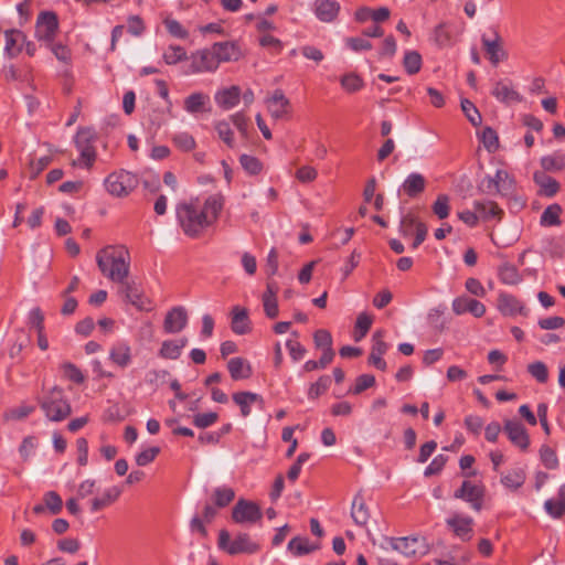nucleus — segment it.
<instances>
[{
  "instance_id": "49530a36",
  "label": "nucleus",
  "mask_w": 565,
  "mask_h": 565,
  "mask_svg": "<svg viewBox=\"0 0 565 565\" xmlns=\"http://www.w3.org/2000/svg\"><path fill=\"white\" fill-rule=\"evenodd\" d=\"M44 507L52 515H56L62 511L63 501L60 494L55 491H49L43 498Z\"/></svg>"
},
{
  "instance_id": "f03ea898",
  "label": "nucleus",
  "mask_w": 565,
  "mask_h": 565,
  "mask_svg": "<svg viewBox=\"0 0 565 565\" xmlns=\"http://www.w3.org/2000/svg\"><path fill=\"white\" fill-rule=\"evenodd\" d=\"M111 249V246L100 249L96 255V262L105 277L114 282L122 284L129 275V260L125 258V254L128 255V252L121 250L115 255Z\"/></svg>"
},
{
  "instance_id": "4be33fe9",
  "label": "nucleus",
  "mask_w": 565,
  "mask_h": 565,
  "mask_svg": "<svg viewBox=\"0 0 565 565\" xmlns=\"http://www.w3.org/2000/svg\"><path fill=\"white\" fill-rule=\"evenodd\" d=\"M289 106L290 102L281 89H276L267 99L268 110L275 119L282 118L288 113Z\"/></svg>"
},
{
  "instance_id": "473e14b6",
  "label": "nucleus",
  "mask_w": 565,
  "mask_h": 565,
  "mask_svg": "<svg viewBox=\"0 0 565 565\" xmlns=\"http://www.w3.org/2000/svg\"><path fill=\"white\" fill-rule=\"evenodd\" d=\"M319 548V544H310L309 539L295 536L287 545V550L296 557L310 554Z\"/></svg>"
},
{
  "instance_id": "1a4fd4ad",
  "label": "nucleus",
  "mask_w": 565,
  "mask_h": 565,
  "mask_svg": "<svg viewBox=\"0 0 565 565\" xmlns=\"http://www.w3.org/2000/svg\"><path fill=\"white\" fill-rule=\"evenodd\" d=\"M120 288V294L124 296V299L135 306L138 310H149L150 309V300L145 296L142 288L140 285L131 279L124 281Z\"/></svg>"
},
{
  "instance_id": "4c0bfd02",
  "label": "nucleus",
  "mask_w": 565,
  "mask_h": 565,
  "mask_svg": "<svg viewBox=\"0 0 565 565\" xmlns=\"http://www.w3.org/2000/svg\"><path fill=\"white\" fill-rule=\"evenodd\" d=\"M209 100L210 98L207 95L201 92L193 93L184 99V109L189 114L204 111L205 105L209 103Z\"/></svg>"
},
{
  "instance_id": "7c9ffc66",
  "label": "nucleus",
  "mask_w": 565,
  "mask_h": 565,
  "mask_svg": "<svg viewBox=\"0 0 565 565\" xmlns=\"http://www.w3.org/2000/svg\"><path fill=\"white\" fill-rule=\"evenodd\" d=\"M224 200L221 194H213L205 199L201 211L207 216L210 225L218 217L223 209Z\"/></svg>"
},
{
  "instance_id": "69168bd1",
  "label": "nucleus",
  "mask_w": 565,
  "mask_h": 565,
  "mask_svg": "<svg viewBox=\"0 0 565 565\" xmlns=\"http://www.w3.org/2000/svg\"><path fill=\"white\" fill-rule=\"evenodd\" d=\"M215 130L217 131L218 137L230 147H234L233 131L231 129L230 122L222 120L215 124Z\"/></svg>"
},
{
  "instance_id": "6ab92c4d",
  "label": "nucleus",
  "mask_w": 565,
  "mask_h": 565,
  "mask_svg": "<svg viewBox=\"0 0 565 565\" xmlns=\"http://www.w3.org/2000/svg\"><path fill=\"white\" fill-rule=\"evenodd\" d=\"M385 543L391 546L392 550L399 552L401 554L411 557L416 554L420 546L418 537L406 536V537H385Z\"/></svg>"
},
{
  "instance_id": "338daca9",
  "label": "nucleus",
  "mask_w": 565,
  "mask_h": 565,
  "mask_svg": "<svg viewBox=\"0 0 565 565\" xmlns=\"http://www.w3.org/2000/svg\"><path fill=\"white\" fill-rule=\"evenodd\" d=\"M160 355L164 359L175 360L180 356L181 350L174 340H167L162 343Z\"/></svg>"
},
{
  "instance_id": "ddd939ff",
  "label": "nucleus",
  "mask_w": 565,
  "mask_h": 565,
  "mask_svg": "<svg viewBox=\"0 0 565 565\" xmlns=\"http://www.w3.org/2000/svg\"><path fill=\"white\" fill-rule=\"evenodd\" d=\"M503 431L509 440L521 450H526L530 446V436L522 423L514 419L504 422Z\"/></svg>"
},
{
  "instance_id": "7ed1b4c3",
  "label": "nucleus",
  "mask_w": 565,
  "mask_h": 565,
  "mask_svg": "<svg viewBox=\"0 0 565 565\" xmlns=\"http://www.w3.org/2000/svg\"><path fill=\"white\" fill-rule=\"evenodd\" d=\"M39 404L46 418L51 422H62L72 413V407L64 396L63 388L60 386L52 387L39 399Z\"/></svg>"
},
{
  "instance_id": "8fccbe9b",
  "label": "nucleus",
  "mask_w": 565,
  "mask_h": 565,
  "mask_svg": "<svg viewBox=\"0 0 565 565\" xmlns=\"http://www.w3.org/2000/svg\"><path fill=\"white\" fill-rule=\"evenodd\" d=\"M543 172L561 171L565 167V159L561 154L545 156L541 159Z\"/></svg>"
},
{
  "instance_id": "c9c22d12",
  "label": "nucleus",
  "mask_w": 565,
  "mask_h": 565,
  "mask_svg": "<svg viewBox=\"0 0 565 565\" xmlns=\"http://www.w3.org/2000/svg\"><path fill=\"white\" fill-rule=\"evenodd\" d=\"M233 401L239 406L243 417L249 416L252 409L250 405L255 402L263 403L260 395L252 392H237L233 394Z\"/></svg>"
},
{
  "instance_id": "bf43d9fd",
  "label": "nucleus",
  "mask_w": 565,
  "mask_h": 565,
  "mask_svg": "<svg viewBox=\"0 0 565 565\" xmlns=\"http://www.w3.org/2000/svg\"><path fill=\"white\" fill-rule=\"evenodd\" d=\"M449 198L446 194H440L433 204V212L438 218L444 220L449 215Z\"/></svg>"
},
{
  "instance_id": "9b49d317",
  "label": "nucleus",
  "mask_w": 565,
  "mask_h": 565,
  "mask_svg": "<svg viewBox=\"0 0 565 565\" xmlns=\"http://www.w3.org/2000/svg\"><path fill=\"white\" fill-rule=\"evenodd\" d=\"M401 232L404 237L415 236L413 247H418L424 241V225L417 213L409 212L402 217Z\"/></svg>"
},
{
  "instance_id": "c03bdc74",
  "label": "nucleus",
  "mask_w": 565,
  "mask_h": 565,
  "mask_svg": "<svg viewBox=\"0 0 565 565\" xmlns=\"http://www.w3.org/2000/svg\"><path fill=\"white\" fill-rule=\"evenodd\" d=\"M562 212V207L559 204L554 203L547 206L541 215V224L542 225H559V214Z\"/></svg>"
},
{
  "instance_id": "6e6d98bb",
  "label": "nucleus",
  "mask_w": 565,
  "mask_h": 565,
  "mask_svg": "<svg viewBox=\"0 0 565 565\" xmlns=\"http://www.w3.org/2000/svg\"><path fill=\"white\" fill-rule=\"evenodd\" d=\"M481 141L489 152H493L499 147V138L491 127H486L481 134Z\"/></svg>"
},
{
  "instance_id": "774afa93",
  "label": "nucleus",
  "mask_w": 565,
  "mask_h": 565,
  "mask_svg": "<svg viewBox=\"0 0 565 565\" xmlns=\"http://www.w3.org/2000/svg\"><path fill=\"white\" fill-rule=\"evenodd\" d=\"M173 142L183 151H191L195 148V140L193 136L188 132H180L174 135Z\"/></svg>"
},
{
  "instance_id": "a18cd8bd",
  "label": "nucleus",
  "mask_w": 565,
  "mask_h": 565,
  "mask_svg": "<svg viewBox=\"0 0 565 565\" xmlns=\"http://www.w3.org/2000/svg\"><path fill=\"white\" fill-rule=\"evenodd\" d=\"M460 106H461V110L463 111L467 119L470 121V124L472 126L477 127V126L481 125L482 117L472 102H470L467 98H462Z\"/></svg>"
},
{
  "instance_id": "e433bc0d",
  "label": "nucleus",
  "mask_w": 565,
  "mask_h": 565,
  "mask_svg": "<svg viewBox=\"0 0 565 565\" xmlns=\"http://www.w3.org/2000/svg\"><path fill=\"white\" fill-rule=\"evenodd\" d=\"M473 207L477 212V215L486 221L491 218L500 220L501 215L503 214L502 210L498 206V204L492 201H475Z\"/></svg>"
},
{
  "instance_id": "4468645a",
  "label": "nucleus",
  "mask_w": 565,
  "mask_h": 565,
  "mask_svg": "<svg viewBox=\"0 0 565 565\" xmlns=\"http://www.w3.org/2000/svg\"><path fill=\"white\" fill-rule=\"evenodd\" d=\"M340 3L337 0H315L312 10L318 20L326 23L333 22L340 12Z\"/></svg>"
},
{
  "instance_id": "5701e85b",
  "label": "nucleus",
  "mask_w": 565,
  "mask_h": 565,
  "mask_svg": "<svg viewBox=\"0 0 565 565\" xmlns=\"http://www.w3.org/2000/svg\"><path fill=\"white\" fill-rule=\"evenodd\" d=\"M231 328L234 333L243 335L250 331V321L246 308L235 306L232 309Z\"/></svg>"
},
{
  "instance_id": "6e6552de",
  "label": "nucleus",
  "mask_w": 565,
  "mask_h": 565,
  "mask_svg": "<svg viewBox=\"0 0 565 565\" xmlns=\"http://www.w3.org/2000/svg\"><path fill=\"white\" fill-rule=\"evenodd\" d=\"M263 518L259 505L246 499H239L232 510V519L237 524L256 523Z\"/></svg>"
},
{
  "instance_id": "e2e57ef3",
  "label": "nucleus",
  "mask_w": 565,
  "mask_h": 565,
  "mask_svg": "<svg viewBox=\"0 0 565 565\" xmlns=\"http://www.w3.org/2000/svg\"><path fill=\"white\" fill-rule=\"evenodd\" d=\"M218 419L217 413L209 412V413H200L194 415L193 417V424L195 427L204 429L213 424H215Z\"/></svg>"
},
{
  "instance_id": "f8f14e48",
  "label": "nucleus",
  "mask_w": 565,
  "mask_h": 565,
  "mask_svg": "<svg viewBox=\"0 0 565 565\" xmlns=\"http://www.w3.org/2000/svg\"><path fill=\"white\" fill-rule=\"evenodd\" d=\"M218 65L220 63L214 54L213 49H204L192 54L190 72H213L218 67Z\"/></svg>"
},
{
  "instance_id": "bb28decb",
  "label": "nucleus",
  "mask_w": 565,
  "mask_h": 565,
  "mask_svg": "<svg viewBox=\"0 0 565 565\" xmlns=\"http://www.w3.org/2000/svg\"><path fill=\"white\" fill-rule=\"evenodd\" d=\"M499 309L505 316H514L516 313L527 315V309L512 295H500Z\"/></svg>"
},
{
  "instance_id": "a211bd4d",
  "label": "nucleus",
  "mask_w": 565,
  "mask_h": 565,
  "mask_svg": "<svg viewBox=\"0 0 565 565\" xmlns=\"http://www.w3.org/2000/svg\"><path fill=\"white\" fill-rule=\"evenodd\" d=\"M452 310L457 315L471 313L476 318H480L486 312V307L483 303L476 299H471L468 297H458L452 302Z\"/></svg>"
},
{
  "instance_id": "a878e982",
  "label": "nucleus",
  "mask_w": 565,
  "mask_h": 565,
  "mask_svg": "<svg viewBox=\"0 0 565 565\" xmlns=\"http://www.w3.org/2000/svg\"><path fill=\"white\" fill-rule=\"evenodd\" d=\"M533 179L540 186L539 193L543 196L553 198L559 190V183L543 171H536Z\"/></svg>"
},
{
  "instance_id": "79ce46f5",
  "label": "nucleus",
  "mask_w": 565,
  "mask_h": 565,
  "mask_svg": "<svg viewBox=\"0 0 565 565\" xmlns=\"http://www.w3.org/2000/svg\"><path fill=\"white\" fill-rule=\"evenodd\" d=\"M235 498V491L230 487H217L213 491V502L216 508H225Z\"/></svg>"
},
{
  "instance_id": "052dcab7",
  "label": "nucleus",
  "mask_w": 565,
  "mask_h": 565,
  "mask_svg": "<svg viewBox=\"0 0 565 565\" xmlns=\"http://www.w3.org/2000/svg\"><path fill=\"white\" fill-rule=\"evenodd\" d=\"M375 384V377L371 374H362L356 377L355 385L349 390V393L354 395L361 394L363 391L372 387Z\"/></svg>"
},
{
  "instance_id": "09e8293b",
  "label": "nucleus",
  "mask_w": 565,
  "mask_h": 565,
  "mask_svg": "<svg viewBox=\"0 0 565 565\" xmlns=\"http://www.w3.org/2000/svg\"><path fill=\"white\" fill-rule=\"evenodd\" d=\"M403 65L408 74H415L419 72L422 66V55L416 51H409L405 53Z\"/></svg>"
},
{
  "instance_id": "39448f33",
  "label": "nucleus",
  "mask_w": 565,
  "mask_h": 565,
  "mask_svg": "<svg viewBox=\"0 0 565 565\" xmlns=\"http://www.w3.org/2000/svg\"><path fill=\"white\" fill-rule=\"evenodd\" d=\"M218 547L230 555L254 554L259 550V545L253 542L247 533H239L234 540H231V535L226 530L220 531Z\"/></svg>"
},
{
  "instance_id": "c85d7f7f",
  "label": "nucleus",
  "mask_w": 565,
  "mask_h": 565,
  "mask_svg": "<svg viewBox=\"0 0 565 565\" xmlns=\"http://www.w3.org/2000/svg\"><path fill=\"white\" fill-rule=\"evenodd\" d=\"M109 359L119 367H126L131 362V348L125 341L117 342L109 352Z\"/></svg>"
},
{
  "instance_id": "603ef678",
  "label": "nucleus",
  "mask_w": 565,
  "mask_h": 565,
  "mask_svg": "<svg viewBox=\"0 0 565 565\" xmlns=\"http://www.w3.org/2000/svg\"><path fill=\"white\" fill-rule=\"evenodd\" d=\"M372 326V318L366 313H360L355 322V334L354 340H362L369 332Z\"/></svg>"
},
{
  "instance_id": "2eb2a0df",
  "label": "nucleus",
  "mask_w": 565,
  "mask_h": 565,
  "mask_svg": "<svg viewBox=\"0 0 565 565\" xmlns=\"http://www.w3.org/2000/svg\"><path fill=\"white\" fill-rule=\"evenodd\" d=\"M384 331L377 330L372 337V350L369 356V363L374 365L376 369L384 371L386 369V362L382 359V355L386 353L388 344L383 341Z\"/></svg>"
},
{
  "instance_id": "f3484780",
  "label": "nucleus",
  "mask_w": 565,
  "mask_h": 565,
  "mask_svg": "<svg viewBox=\"0 0 565 565\" xmlns=\"http://www.w3.org/2000/svg\"><path fill=\"white\" fill-rule=\"evenodd\" d=\"M473 520L470 516L461 514H454L447 519V525L455 532V534L462 541H469L472 537Z\"/></svg>"
},
{
  "instance_id": "f704fd0d",
  "label": "nucleus",
  "mask_w": 565,
  "mask_h": 565,
  "mask_svg": "<svg viewBox=\"0 0 565 565\" xmlns=\"http://www.w3.org/2000/svg\"><path fill=\"white\" fill-rule=\"evenodd\" d=\"M431 41L439 49L450 46L452 44L451 24L448 22L439 23L431 34Z\"/></svg>"
},
{
  "instance_id": "5fc2aeb1",
  "label": "nucleus",
  "mask_w": 565,
  "mask_h": 565,
  "mask_svg": "<svg viewBox=\"0 0 565 565\" xmlns=\"http://www.w3.org/2000/svg\"><path fill=\"white\" fill-rule=\"evenodd\" d=\"M341 86L349 93L358 92L363 87L362 78L355 73H349L341 77Z\"/></svg>"
},
{
  "instance_id": "dca6fc26",
  "label": "nucleus",
  "mask_w": 565,
  "mask_h": 565,
  "mask_svg": "<svg viewBox=\"0 0 565 565\" xmlns=\"http://www.w3.org/2000/svg\"><path fill=\"white\" fill-rule=\"evenodd\" d=\"M188 324V313L183 307L172 308L164 318V331L167 333H178Z\"/></svg>"
},
{
  "instance_id": "0eeeda50",
  "label": "nucleus",
  "mask_w": 565,
  "mask_h": 565,
  "mask_svg": "<svg viewBox=\"0 0 565 565\" xmlns=\"http://www.w3.org/2000/svg\"><path fill=\"white\" fill-rule=\"evenodd\" d=\"M58 31V18L53 11H42L36 19L35 35L39 41L52 44Z\"/></svg>"
},
{
  "instance_id": "a19ab883",
  "label": "nucleus",
  "mask_w": 565,
  "mask_h": 565,
  "mask_svg": "<svg viewBox=\"0 0 565 565\" xmlns=\"http://www.w3.org/2000/svg\"><path fill=\"white\" fill-rule=\"evenodd\" d=\"M525 481V472L521 468L510 470L508 473L501 477V482L505 488L516 490Z\"/></svg>"
},
{
  "instance_id": "72a5a7b5",
  "label": "nucleus",
  "mask_w": 565,
  "mask_h": 565,
  "mask_svg": "<svg viewBox=\"0 0 565 565\" xmlns=\"http://www.w3.org/2000/svg\"><path fill=\"white\" fill-rule=\"evenodd\" d=\"M424 191V177L419 173H411L399 189L408 198H416Z\"/></svg>"
},
{
  "instance_id": "de8ad7c7",
  "label": "nucleus",
  "mask_w": 565,
  "mask_h": 565,
  "mask_svg": "<svg viewBox=\"0 0 565 565\" xmlns=\"http://www.w3.org/2000/svg\"><path fill=\"white\" fill-rule=\"evenodd\" d=\"M331 385V377L329 375H322L317 382L312 383L308 390V397L316 399L322 395Z\"/></svg>"
},
{
  "instance_id": "13d9d810",
  "label": "nucleus",
  "mask_w": 565,
  "mask_h": 565,
  "mask_svg": "<svg viewBox=\"0 0 565 565\" xmlns=\"http://www.w3.org/2000/svg\"><path fill=\"white\" fill-rule=\"evenodd\" d=\"M186 52L182 46L171 45L163 53V60L167 64H177L178 62L185 58Z\"/></svg>"
},
{
  "instance_id": "0e129e2a",
  "label": "nucleus",
  "mask_w": 565,
  "mask_h": 565,
  "mask_svg": "<svg viewBox=\"0 0 565 565\" xmlns=\"http://www.w3.org/2000/svg\"><path fill=\"white\" fill-rule=\"evenodd\" d=\"M527 371L540 383H545L548 379L547 367L541 361L529 364Z\"/></svg>"
},
{
  "instance_id": "423d86ee",
  "label": "nucleus",
  "mask_w": 565,
  "mask_h": 565,
  "mask_svg": "<svg viewBox=\"0 0 565 565\" xmlns=\"http://www.w3.org/2000/svg\"><path fill=\"white\" fill-rule=\"evenodd\" d=\"M139 180L137 175L120 170L110 173L105 180V186L109 194L114 196H126L138 186Z\"/></svg>"
},
{
  "instance_id": "864d4df0",
  "label": "nucleus",
  "mask_w": 565,
  "mask_h": 565,
  "mask_svg": "<svg viewBox=\"0 0 565 565\" xmlns=\"http://www.w3.org/2000/svg\"><path fill=\"white\" fill-rule=\"evenodd\" d=\"M315 344L317 348L323 349V352L334 353L332 350V337L329 331L320 329L315 332Z\"/></svg>"
},
{
  "instance_id": "3c124183",
  "label": "nucleus",
  "mask_w": 565,
  "mask_h": 565,
  "mask_svg": "<svg viewBox=\"0 0 565 565\" xmlns=\"http://www.w3.org/2000/svg\"><path fill=\"white\" fill-rule=\"evenodd\" d=\"M540 459L547 469H556L559 463L556 452L546 445H543L540 449Z\"/></svg>"
},
{
  "instance_id": "ea45409f",
  "label": "nucleus",
  "mask_w": 565,
  "mask_h": 565,
  "mask_svg": "<svg viewBox=\"0 0 565 565\" xmlns=\"http://www.w3.org/2000/svg\"><path fill=\"white\" fill-rule=\"evenodd\" d=\"M499 278L505 285H518L522 281L518 268L510 263H504L499 267Z\"/></svg>"
},
{
  "instance_id": "f257e3e1",
  "label": "nucleus",
  "mask_w": 565,
  "mask_h": 565,
  "mask_svg": "<svg viewBox=\"0 0 565 565\" xmlns=\"http://www.w3.org/2000/svg\"><path fill=\"white\" fill-rule=\"evenodd\" d=\"M175 214L180 227L189 237H199L204 230L211 226L207 216L201 211L198 199L179 203Z\"/></svg>"
},
{
  "instance_id": "20e7f679",
  "label": "nucleus",
  "mask_w": 565,
  "mask_h": 565,
  "mask_svg": "<svg viewBox=\"0 0 565 565\" xmlns=\"http://www.w3.org/2000/svg\"><path fill=\"white\" fill-rule=\"evenodd\" d=\"M96 140V134L92 128H79L75 136V146L79 151V158L72 162L73 167L92 168L96 160V151L93 146Z\"/></svg>"
},
{
  "instance_id": "393cba45",
  "label": "nucleus",
  "mask_w": 565,
  "mask_h": 565,
  "mask_svg": "<svg viewBox=\"0 0 565 565\" xmlns=\"http://www.w3.org/2000/svg\"><path fill=\"white\" fill-rule=\"evenodd\" d=\"M6 36V45H4V53L9 57L17 56L21 51L22 46L26 40L24 33L19 30H7L4 32Z\"/></svg>"
},
{
  "instance_id": "37998d69",
  "label": "nucleus",
  "mask_w": 565,
  "mask_h": 565,
  "mask_svg": "<svg viewBox=\"0 0 565 565\" xmlns=\"http://www.w3.org/2000/svg\"><path fill=\"white\" fill-rule=\"evenodd\" d=\"M493 178L495 179L498 193L507 195L512 191L513 180L510 178V174L505 170H497Z\"/></svg>"
},
{
  "instance_id": "9d476101",
  "label": "nucleus",
  "mask_w": 565,
  "mask_h": 565,
  "mask_svg": "<svg viewBox=\"0 0 565 565\" xmlns=\"http://www.w3.org/2000/svg\"><path fill=\"white\" fill-rule=\"evenodd\" d=\"M483 495L484 488L468 480H465L460 488H458L454 493L456 499H461L470 503L472 509L476 511H480L482 509Z\"/></svg>"
},
{
  "instance_id": "c756f323",
  "label": "nucleus",
  "mask_w": 565,
  "mask_h": 565,
  "mask_svg": "<svg viewBox=\"0 0 565 565\" xmlns=\"http://www.w3.org/2000/svg\"><path fill=\"white\" fill-rule=\"evenodd\" d=\"M241 89L238 86H231L228 88H224L215 94L216 104L224 108L231 109L236 106L239 102Z\"/></svg>"
},
{
  "instance_id": "b1692460",
  "label": "nucleus",
  "mask_w": 565,
  "mask_h": 565,
  "mask_svg": "<svg viewBox=\"0 0 565 565\" xmlns=\"http://www.w3.org/2000/svg\"><path fill=\"white\" fill-rule=\"evenodd\" d=\"M491 94L501 103L504 104H511L515 102H521L520 94L513 89V87L510 85L508 81H498L494 84L493 89L491 90Z\"/></svg>"
},
{
  "instance_id": "cd10ccee",
  "label": "nucleus",
  "mask_w": 565,
  "mask_h": 565,
  "mask_svg": "<svg viewBox=\"0 0 565 565\" xmlns=\"http://www.w3.org/2000/svg\"><path fill=\"white\" fill-rule=\"evenodd\" d=\"M351 516L359 526L366 525L370 519V511L361 493L355 494L351 505Z\"/></svg>"
},
{
  "instance_id": "aec40b11",
  "label": "nucleus",
  "mask_w": 565,
  "mask_h": 565,
  "mask_svg": "<svg viewBox=\"0 0 565 565\" xmlns=\"http://www.w3.org/2000/svg\"><path fill=\"white\" fill-rule=\"evenodd\" d=\"M494 40H489L484 35L481 38V42L486 53L488 54L489 61L493 66H497L501 61L508 57V53L501 46V38L495 32Z\"/></svg>"
},
{
  "instance_id": "58836bf2",
  "label": "nucleus",
  "mask_w": 565,
  "mask_h": 565,
  "mask_svg": "<svg viewBox=\"0 0 565 565\" xmlns=\"http://www.w3.org/2000/svg\"><path fill=\"white\" fill-rule=\"evenodd\" d=\"M120 493H121V491L118 487H111V488L107 489L104 492V495L102 498H94L90 501V511L97 512V511L104 509L108 504L116 501L119 498Z\"/></svg>"
},
{
  "instance_id": "4d7b16f0",
  "label": "nucleus",
  "mask_w": 565,
  "mask_h": 565,
  "mask_svg": "<svg viewBox=\"0 0 565 565\" xmlns=\"http://www.w3.org/2000/svg\"><path fill=\"white\" fill-rule=\"evenodd\" d=\"M239 162L243 169L249 174H258L262 171L263 164L262 162L253 156L242 154L239 158Z\"/></svg>"
},
{
  "instance_id": "412c9836",
  "label": "nucleus",
  "mask_w": 565,
  "mask_h": 565,
  "mask_svg": "<svg viewBox=\"0 0 565 565\" xmlns=\"http://www.w3.org/2000/svg\"><path fill=\"white\" fill-rule=\"evenodd\" d=\"M212 49L218 63L237 61L242 55L237 43L232 41L216 42L212 45Z\"/></svg>"
},
{
  "instance_id": "680f3d73",
  "label": "nucleus",
  "mask_w": 565,
  "mask_h": 565,
  "mask_svg": "<svg viewBox=\"0 0 565 565\" xmlns=\"http://www.w3.org/2000/svg\"><path fill=\"white\" fill-rule=\"evenodd\" d=\"M334 358V353L323 352L320 360H309L303 364V370L306 372H311L318 369H324L328 364L332 362Z\"/></svg>"
},
{
  "instance_id": "2f4dec72",
  "label": "nucleus",
  "mask_w": 565,
  "mask_h": 565,
  "mask_svg": "<svg viewBox=\"0 0 565 565\" xmlns=\"http://www.w3.org/2000/svg\"><path fill=\"white\" fill-rule=\"evenodd\" d=\"M227 369L234 381L248 379L252 375V367L243 358H232L227 362Z\"/></svg>"
}]
</instances>
